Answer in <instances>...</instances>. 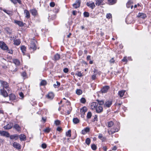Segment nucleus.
Returning a JSON list of instances; mask_svg holds the SVG:
<instances>
[{"label":"nucleus","instance_id":"obj_1","mask_svg":"<svg viewBox=\"0 0 151 151\" xmlns=\"http://www.w3.org/2000/svg\"><path fill=\"white\" fill-rule=\"evenodd\" d=\"M91 107L93 110H96L97 113H101L103 111L102 106H98V103L96 102H93L91 104Z\"/></svg>","mask_w":151,"mask_h":151},{"label":"nucleus","instance_id":"obj_2","mask_svg":"<svg viewBox=\"0 0 151 151\" xmlns=\"http://www.w3.org/2000/svg\"><path fill=\"white\" fill-rule=\"evenodd\" d=\"M0 47L2 50L6 51L8 53L13 54V50L12 49H9L6 44L3 41H0Z\"/></svg>","mask_w":151,"mask_h":151},{"label":"nucleus","instance_id":"obj_3","mask_svg":"<svg viewBox=\"0 0 151 151\" xmlns=\"http://www.w3.org/2000/svg\"><path fill=\"white\" fill-rule=\"evenodd\" d=\"M0 83H1V87H2V88L5 89L8 91H10V88L9 83L7 82L0 80Z\"/></svg>","mask_w":151,"mask_h":151},{"label":"nucleus","instance_id":"obj_4","mask_svg":"<svg viewBox=\"0 0 151 151\" xmlns=\"http://www.w3.org/2000/svg\"><path fill=\"white\" fill-rule=\"evenodd\" d=\"M37 46L35 42L32 41L30 43V46L29 48V50H30V53H33L37 49Z\"/></svg>","mask_w":151,"mask_h":151},{"label":"nucleus","instance_id":"obj_5","mask_svg":"<svg viewBox=\"0 0 151 151\" xmlns=\"http://www.w3.org/2000/svg\"><path fill=\"white\" fill-rule=\"evenodd\" d=\"M119 129V127L118 125H114L113 128L108 131V133L109 135L113 134L114 133L118 132Z\"/></svg>","mask_w":151,"mask_h":151},{"label":"nucleus","instance_id":"obj_6","mask_svg":"<svg viewBox=\"0 0 151 151\" xmlns=\"http://www.w3.org/2000/svg\"><path fill=\"white\" fill-rule=\"evenodd\" d=\"M0 93L4 97H6L8 96V94L5 89L1 88L0 89Z\"/></svg>","mask_w":151,"mask_h":151},{"label":"nucleus","instance_id":"obj_7","mask_svg":"<svg viewBox=\"0 0 151 151\" xmlns=\"http://www.w3.org/2000/svg\"><path fill=\"white\" fill-rule=\"evenodd\" d=\"M81 3V0H76L75 2L73 4V6L75 9H77L80 7Z\"/></svg>","mask_w":151,"mask_h":151},{"label":"nucleus","instance_id":"obj_8","mask_svg":"<svg viewBox=\"0 0 151 151\" xmlns=\"http://www.w3.org/2000/svg\"><path fill=\"white\" fill-rule=\"evenodd\" d=\"M14 23L18 25L20 27H23L25 24H26L24 23L23 22L17 20H14Z\"/></svg>","mask_w":151,"mask_h":151},{"label":"nucleus","instance_id":"obj_9","mask_svg":"<svg viewBox=\"0 0 151 151\" xmlns=\"http://www.w3.org/2000/svg\"><path fill=\"white\" fill-rule=\"evenodd\" d=\"M5 32L8 35H11L12 32V29L9 27H6L4 28Z\"/></svg>","mask_w":151,"mask_h":151},{"label":"nucleus","instance_id":"obj_10","mask_svg":"<svg viewBox=\"0 0 151 151\" xmlns=\"http://www.w3.org/2000/svg\"><path fill=\"white\" fill-rule=\"evenodd\" d=\"M55 96L53 92H49L46 95V97L48 99L51 100Z\"/></svg>","mask_w":151,"mask_h":151},{"label":"nucleus","instance_id":"obj_11","mask_svg":"<svg viewBox=\"0 0 151 151\" xmlns=\"http://www.w3.org/2000/svg\"><path fill=\"white\" fill-rule=\"evenodd\" d=\"M90 129L89 127H87L84 128L81 131V134L83 135L86 134L87 133L89 132L90 131Z\"/></svg>","mask_w":151,"mask_h":151},{"label":"nucleus","instance_id":"obj_12","mask_svg":"<svg viewBox=\"0 0 151 151\" xmlns=\"http://www.w3.org/2000/svg\"><path fill=\"white\" fill-rule=\"evenodd\" d=\"M110 88L109 86H103L101 90V92L103 93H106Z\"/></svg>","mask_w":151,"mask_h":151},{"label":"nucleus","instance_id":"obj_13","mask_svg":"<svg viewBox=\"0 0 151 151\" xmlns=\"http://www.w3.org/2000/svg\"><path fill=\"white\" fill-rule=\"evenodd\" d=\"M13 146L14 148L18 150L20 149L21 148V145L17 142H14L13 144Z\"/></svg>","mask_w":151,"mask_h":151},{"label":"nucleus","instance_id":"obj_14","mask_svg":"<svg viewBox=\"0 0 151 151\" xmlns=\"http://www.w3.org/2000/svg\"><path fill=\"white\" fill-rule=\"evenodd\" d=\"M0 134L1 136H6L7 137L9 136V134L8 132L4 131H0Z\"/></svg>","mask_w":151,"mask_h":151},{"label":"nucleus","instance_id":"obj_15","mask_svg":"<svg viewBox=\"0 0 151 151\" xmlns=\"http://www.w3.org/2000/svg\"><path fill=\"white\" fill-rule=\"evenodd\" d=\"M66 103L67 105L69 106V107H68V108H69V109L67 111V113L68 114H70L71 112L72 111V108L70 106L71 104L70 102L69 101L67 100L66 101Z\"/></svg>","mask_w":151,"mask_h":151},{"label":"nucleus","instance_id":"obj_16","mask_svg":"<svg viewBox=\"0 0 151 151\" xmlns=\"http://www.w3.org/2000/svg\"><path fill=\"white\" fill-rule=\"evenodd\" d=\"M14 44L16 46H18L20 45L21 43V40L19 39H14L13 40Z\"/></svg>","mask_w":151,"mask_h":151},{"label":"nucleus","instance_id":"obj_17","mask_svg":"<svg viewBox=\"0 0 151 151\" xmlns=\"http://www.w3.org/2000/svg\"><path fill=\"white\" fill-rule=\"evenodd\" d=\"M60 58V55L58 53H56L54 55L52 60L55 61L58 60Z\"/></svg>","mask_w":151,"mask_h":151},{"label":"nucleus","instance_id":"obj_18","mask_svg":"<svg viewBox=\"0 0 151 151\" xmlns=\"http://www.w3.org/2000/svg\"><path fill=\"white\" fill-rule=\"evenodd\" d=\"M9 137L11 139H14L15 140H17L19 139V136L17 134L9 135Z\"/></svg>","mask_w":151,"mask_h":151},{"label":"nucleus","instance_id":"obj_19","mask_svg":"<svg viewBox=\"0 0 151 151\" xmlns=\"http://www.w3.org/2000/svg\"><path fill=\"white\" fill-rule=\"evenodd\" d=\"M9 97V100L13 101L15 100L16 99V96L14 94L11 93L8 95Z\"/></svg>","mask_w":151,"mask_h":151},{"label":"nucleus","instance_id":"obj_20","mask_svg":"<svg viewBox=\"0 0 151 151\" xmlns=\"http://www.w3.org/2000/svg\"><path fill=\"white\" fill-rule=\"evenodd\" d=\"M125 92L126 91L123 90L119 91L118 93V94L119 97L121 98H122Z\"/></svg>","mask_w":151,"mask_h":151},{"label":"nucleus","instance_id":"obj_21","mask_svg":"<svg viewBox=\"0 0 151 151\" xmlns=\"http://www.w3.org/2000/svg\"><path fill=\"white\" fill-rule=\"evenodd\" d=\"M86 5L87 6L91 8L92 9H93L95 7V5L93 2L91 3L87 2L86 3Z\"/></svg>","mask_w":151,"mask_h":151},{"label":"nucleus","instance_id":"obj_22","mask_svg":"<svg viewBox=\"0 0 151 151\" xmlns=\"http://www.w3.org/2000/svg\"><path fill=\"white\" fill-rule=\"evenodd\" d=\"M112 104V101H108L105 102L104 105L105 107H110Z\"/></svg>","mask_w":151,"mask_h":151},{"label":"nucleus","instance_id":"obj_23","mask_svg":"<svg viewBox=\"0 0 151 151\" xmlns=\"http://www.w3.org/2000/svg\"><path fill=\"white\" fill-rule=\"evenodd\" d=\"M13 128H14L15 129L17 132H19L21 130V127L18 124H14L13 126Z\"/></svg>","mask_w":151,"mask_h":151},{"label":"nucleus","instance_id":"obj_24","mask_svg":"<svg viewBox=\"0 0 151 151\" xmlns=\"http://www.w3.org/2000/svg\"><path fill=\"white\" fill-rule=\"evenodd\" d=\"M137 16L139 17L144 19L147 17V15L146 14L143 13H139Z\"/></svg>","mask_w":151,"mask_h":151},{"label":"nucleus","instance_id":"obj_25","mask_svg":"<svg viewBox=\"0 0 151 151\" xmlns=\"http://www.w3.org/2000/svg\"><path fill=\"white\" fill-rule=\"evenodd\" d=\"M12 62L16 65L19 66L20 64V61L17 59H14L12 60Z\"/></svg>","mask_w":151,"mask_h":151},{"label":"nucleus","instance_id":"obj_26","mask_svg":"<svg viewBox=\"0 0 151 151\" xmlns=\"http://www.w3.org/2000/svg\"><path fill=\"white\" fill-rule=\"evenodd\" d=\"M19 138L21 141H25L26 139V137L25 135L23 134H21L19 135Z\"/></svg>","mask_w":151,"mask_h":151},{"label":"nucleus","instance_id":"obj_27","mask_svg":"<svg viewBox=\"0 0 151 151\" xmlns=\"http://www.w3.org/2000/svg\"><path fill=\"white\" fill-rule=\"evenodd\" d=\"M30 12L32 15L35 16L37 15L38 14L37 10L35 9H32Z\"/></svg>","mask_w":151,"mask_h":151},{"label":"nucleus","instance_id":"obj_28","mask_svg":"<svg viewBox=\"0 0 151 151\" xmlns=\"http://www.w3.org/2000/svg\"><path fill=\"white\" fill-rule=\"evenodd\" d=\"M24 13L26 15L25 17L27 19H29L30 17V14L29 11L27 9L24 10Z\"/></svg>","mask_w":151,"mask_h":151},{"label":"nucleus","instance_id":"obj_29","mask_svg":"<svg viewBox=\"0 0 151 151\" xmlns=\"http://www.w3.org/2000/svg\"><path fill=\"white\" fill-rule=\"evenodd\" d=\"M117 0H108L109 4L110 5H112L116 3Z\"/></svg>","mask_w":151,"mask_h":151},{"label":"nucleus","instance_id":"obj_30","mask_svg":"<svg viewBox=\"0 0 151 151\" xmlns=\"http://www.w3.org/2000/svg\"><path fill=\"white\" fill-rule=\"evenodd\" d=\"M47 82L45 80H42L40 84V86H45L47 84Z\"/></svg>","mask_w":151,"mask_h":151},{"label":"nucleus","instance_id":"obj_31","mask_svg":"<svg viewBox=\"0 0 151 151\" xmlns=\"http://www.w3.org/2000/svg\"><path fill=\"white\" fill-rule=\"evenodd\" d=\"M20 49L23 54H24L26 51V47L24 45H22L20 47Z\"/></svg>","mask_w":151,"mask_h":151},{"label":"nucleus","instance_id":"obj_32","mask_svg":"<svg viewBox=\"0 0 151 151\" xmlns=\"http://www.w3.org/2000/svg\"><path fill=\"white\" fill-rule=\"evenodd\" d=\"M93 73L94 74L97 75L98 74L100 75L101 74V72L100 71H99L97 69L94 68L93 70Z\"/></svg>","mask_w":151,"mask_h":151},{"label":"nucleus","instance_id":"obj_33","mask_svg":"<svg viewBox=\"0 0 151 151\" xmlns=\"http://www.w3.org/2000/svg\"><path fill=\"white\" fill-rule=\"evenodd\" d=\"M73 122L74 124H77L80 122V120L78 118H74L73 120Z\"/></svg>","mask_w":151,"mask_h":151},{"label":"nucleus","instance_id":"obj_34","mask_svg":"<svg viewBox=\"0 0 151 151\" xmlns=\"http://www.w3.org/2000/svg\"><path fill=\"white\" fill-rule=\"evenodd\" d=\"M103 1L102 0H96V4L98 6H99L102 5V3L103 2Z\"/></svg>","mask_w":151,"mask_h":151},{"label":"nucleus","instance_id":"obj_35","mask_svg":"<svg viewBox=\"0 0 151 151\" xmlns=\"http://www.w3.org/2000/svg\"><path fill=\"white\" fill-rule=\"evenodd\" d=\"M83 93L82 91L80 89H77L76 91V93L78 95H81Z\"/></svg>","mask_w":151,"mask_h":151},{"label":"nucleus","instance_id":"obj_36","mask_svg":"<svg viewBox=\"0 0 151 151\" xmlns=\"http://www.w3.org/2000/svg\"><path fill=\"white\" fill-rule=\"evenodd\" d=\"M87 111V107L86 106H83V108H82L81 109V111H82V113H84V114H85V112Z\"/></svg>","mask_w":151,"mask_h":151},{"label":"nucleus","instance_id":"obj_37","mask_svg":"<svg viewBox=\"0 0 151 151\" xmlns=\"http://www.w3.org/2000/svg\"><path fill=\"white\" fill-rule=\"evenodd\" d=\"M66 135L67 137H71V130H68L67 132H66Z\"/></svg>","mask_w":151,"mask_h":151},{"label":"nucleus","instance_id":"obj_38","mask_svg":"<svg viewBox=\"0 0 151 151\" xmlns=\"http://www.w3.org/2000/svg\"><path fill=\"white\" fill-rule=\"evenodd\" d=\"M51 130V129L49 127H47L43 130V131L46 133H48Z\"/></svg>","mask_w":151,"mask_h":151},{"label":"nucleus","instance_id":"obj_39","mask_svg":"<svg viewBox=\"0 0 151 151\" xmlns=\"http://www.w3.org/2000/svg\"><path fill=\"white\" fill-rule=\"evenodd\" d=\"M12 127V126L9 125V124H8L6 126L4 127V128L5 129H11Z\"/></svg>","mask_w":151,"mask_h":151},{"label":"nucleus","instance_id":"obj_40","mask_svg":"<svg viewBox=\"0 0 151 151\" xmlns=\"http://www.w3.org/2000/svg\"><path fill=\"white\" fill-rule=\"evenodd\" d=\"M21 76L23 77L24 79L27 78V73L25 71L21 73Z\"/></svg>","mask_w":151,"mask_h":151},{"label":"nucleus","instance_id":"obj_41","mask_svg":"<svg viewBox=\"0 0 151 151\" xmlns=\"http://www.w3.org/2000/svg\"><path fill=\"white\" fill-rule=\"evenodd\" d=\"M56 83L57 84H56L55 83L53 84V86L55 88H58L60 85V82L58 81H56Z\"/></svg>","mask_w":151,"mask_h":151},{"label":"nucleus","instance_id":"obj_42","mask_svg":"<svg viewBox=\"0 0 151 151\" xmlns=\"http://www.w3.org/2000/svg\"><path fill=\"white\" fill-rule=\"evenodd\" d=\"M91 142V139L89 138H87L85 140V142L86 144L89 145L90 144Z\"/></svg>","mask_w":151,"mask_h":151},{"label":"nucleus","instance_id":"obj_43","mask_svg":"<svg viewBox=\"0 0 151 151\" xmlns=\"http://www.w3.org/2000/svg\"><path fill=\"white\" fill-rule=\"evenodd\" d=\"M91 147L92 149L93 150H96L97 148L96 145L93 144L91 145Z\"/></svg>","mask_w":151,"mask_h":151},{"label":"nucleus","instance_id":"obj_44","mask_svg":"<svg viewBox=\"0 0 151 151\" xmlns=\"http://www.w3.org/2000/svg\"><path fill=\"white\" fill-rule=\"evenodd\" d=\"M114 124V122L112 121H110L108 123V126L109 127H111Z\"/></svg>","mask_w":151,"mask_h":151},{"label":"nucleus","instance_id":"obj_45","mask_svg":"<svg viewBox=\"0 0 151 151\" xmlns=\"http://www.w3.org/2000/svg\"><path fill=\"white\" fill-rule=\"evenodd\" d=\"M92 116V113L90 111L88 112L87 114L86 117L87 119H91Z\"/></svg>","mask_w":151,"mask_h":151},{"label":"nucleus","instance_id":"obj_46","mask_svg":"<svg viewBox=\"0 0 151 151\" xmlns=\"http://www.w3.org/2000/svg\"><path fill=\"white\" fill-rule=\"evenodd\" d=\"M2 10H3L4 12L5 13L9 15H10L12 13V12L11 11L9 10H7L5 9H2Z\"/></svg>","mask_w":151,"mask_h":151},{"label":"nucleus","instance_id":"obj_47","mask_svg":"<svg viewBox=\"0 0 151 151\" xmlns=\"http://www.w3.org/2000/svg\"><path fill=\"white\" fill-rule=\"evenodd\" d=\"M96 101L98 102V104H99V105H103L104 104V102L103 100H99L97 99Z\"/></svg>","mask_w":151,"mask_h":151},{"label":"nucleus","instance_id":"obj_48","mask_svg":"<svg viewBox=\"0 0 151 151\" xmlns=\"http://www.w3.org/2000/svg\"><path fill=\"white\" fill-rule=\"evenodd\" d=\"M86 99L82 97L80 99V102L82 104H84L86 103Z\"/></svg>","mask_w":151,"mask_h":151},{"label":"nucleus","instance_id":"obj_49","mask_svg":"<svg viewBox=\"0 0 151 151\" xmlns=\"http://www.w3.org/2000/svg\"><path fill=\"white\" fill-rule=\"evenodd\" d=\"M83 15L85 17H88L89 16V13L86 12H85L83 13Z\"/></svg>","mask_w":151,"mask_h":151},{"label":"nucleus","instance_id":"obj_50","mask_svg":"<svg viewBox=\"0 0 151 151\" xmlns=\"http://www.w3.org/2000/svg\"><path fill=\"white\" fill-rule=\"evenodd\" d=\"M54 123L56 125H58L60 124V121L59 120H57L55 121Z\"/></svg>","mask_w":151,"mask_h":151},{"label":"nucleus","instance_id":"obj_51","mask_svg":"<svg viewBox=\"0 0 151 151\" xmlns=\"http://www.w3.org/2000/svg\"><path fill=\"white\" fill-rule=\"evenodd\" d=\"M122 61L123 62H125V64H126L128 60L127 59V57L126 56L124 57L122 59Z\"/></svg>","mask_w":151,"mask_h":151},{"label":"nucleus","instance_id":"obj_52","mask_svg":"<svg viewBox=\"0 0 151 151\" xmlns=\"http://www.w3.org/2000/svg\"><path fill=\"white\" fill-rule=\"evenodd\" d=\"M106 17V18L108 19L111 18L112 17L111 14L110 13L107 14Z\"/></svg>","mask_w":151,"mask_h":151},{"label":"nucleus","instance_id":"obj_53","mask_svg":"<svg viewBox=\"0 0 151 151\" xmlns=\"http://www.w3.org/2000/svg\"><path fill=\"white\" fill-rule=\"evenodd\" d=\"M76 75L80 77H81L83 76L81 71H78L77 73H76Z\"/></svg>","mask_w":151,"mask_h":151},{"label":"nucleus","instance_id":"obj_54","mask_svg":"<svg viewBox=\"0 0 151 151\" xmlns=\"http://www.w3.org/2000/svg\"><path fill=\"white\" fill-rule=\"evenodd\" d=\"M56 130L58 131L61 132L63 131V129L60 127H58L56 129Z\"/></svg>","mask_w":151,"mask_h":151},{"label":"nucleus","instance_id":"obj_55","mask_svg":"<svg viewBox=\"0 0 151 151\" xmlns=\"http://www.w3.org/2000/svg\"><path fill=\"white\" fill-rule=\"evenodd\" d=\"M97 75L93 74L91 76V79L92 80H95L96 78V75Z\"/></svg>","mask_w":151,"mask_h":151},{"label":"nucleus","instance_id":"obj_56","mask_svg":"<svg viewBox=\"0 0 151 151\" xmlns=\"http://www.w3.org/2000/svg\"><path fill=\"white\" fill-rule=\"evenodd\" d=\"M132 3L130 1H128L126 4L127 7L128 8H129L131 6Z\"/></svg>","mask_w":151,"mask_h":151},{"label":"nucleus","instance_id":"obj_57","mask_svg":"<svg viewBox=\"0 0 151 151\" xmlns=\"http://www.w3.org/2000/svg\"><path fill=\"white\" fill-rule=\"evenodd\" d=\"M98 116L97 115H95L94 117L93 120V122H95L98 121Z\"/></svg>","mask_w":151,"mask_h":151},{"label":"nucleus","instance_id":"obj_58","mask_svg":"<svg viewBox=\"0 0 151 151\" xmlns=\"http://www.w3.org/2000/svg\"><path fill=\"white\" fill-rule=\"evenodd\" d=\"M41 147L43 149H45L47 147V145L45 143H43L42 144Z\"/></svg>","mask_w":151,"mask_h":151},{"label":"nucleus","instance_id":"obj_59","mask_svg":"<svg viewBox=\"0 0 151 151\" xmlns=\"http://www.w3.org/2000/svg\"><path fill=\"white\" fill-rule=\"evenodd\" d=\"M20 96L21 97V99H23L24 97L23 93L22 92H19V93Z\"/></svg>","mask_w":151,"mask_h":151},{"label":"nucleus","instance_id":"obj_60","mask_svg":"<svg viewBox=\"0 0 151 151\" xmlns=\"http://www.w3.org/2000/svg\"><path fill=\"white\" fill-rule=\"evenodd\" d=\"M55 4L53 2H51L50 4V6L51 7H53L55 6Z\"/></svg>","mask_w":151,"mask_h":151},{"label":"nucleus","instance_id":"obj_61","mask_svg":"<svg viewBox=\"0 0 151 151\" xmlns=\"http://www.w3.org/2000/svg\"><path fill=\"white\" fill-rule=\"evenodd\" d=\"M115 62V60L114 58H111L109 60V62L110 63H114Z\"/></svg>","mask_w":151,"mask_h":151},{"label":"nucleus","instance_id":"obj_62","mask_svg":"<svg viewBox=\"0 0 151 151\" xmlns=\"http://www.w3.org/2000/svg\"><path fill=\"white\" fill-rule=\"evenodd\" d=\"M30 53V52L29 53H26V52H25V53H24H24L23 54V55H25L27 56V57H29V58L30 59V55L29 54Z\"/></svg>","mask_w":151,"mask_h":151},{"label":"nucleus","instance_id":"obj_63","mask_svg":"<svg viewBox=\"0 0 151 151\" xmlns=\"http://www.w3.org/2000/svg\"><path fill=\"white\" fill-rule=\"evenodd\" d=\"M103 137V135L101 133L99 134L98 137L99 139H101Z\"/></svg>","mask_w":151,"mask_h":151},{"label":"nucleus","instance_id":"obj_64","mask_svg":"<svg viewBox=\"0 0 151 151\" xmlns=\"http://www.w3.org/2000/svg\"><path fill=\"white\" fill-rule=\"evenodd\" d=\"M63 71L65 73H67L68 72L69 70L67 68H65L63 69Z\"/></svg>","mask_w":151,"mask_h":151}]
</instances>
